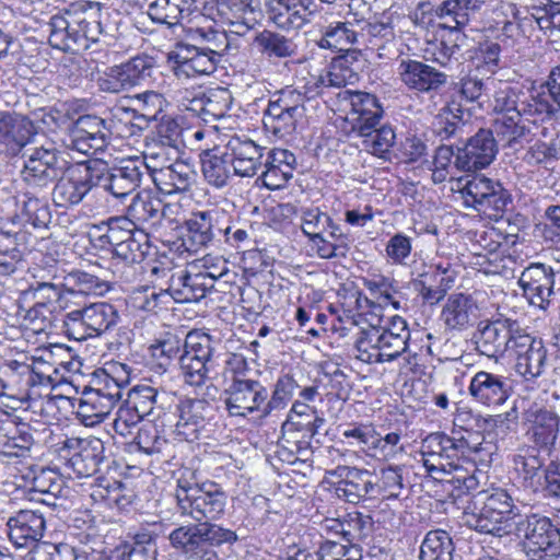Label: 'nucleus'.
<instances>
[{
    "label": "nucleus",
    "instance_id": "obj_1",
    "mask_svg": "<svg viewBox=\"0 0 560 560\" xmlns=\"http://www.w3.org/2000/svg\"><path fill=\"white\" fill-rule=\"evenodd\" d=\"M24 155L26 160L21 171L23 189L16 199L18 218L34 229H47L52 218L47 194L67 162L63 152L52 143L30 150Z\"/></svg>",
    "mask_w": 560,
    "mask_h": 560
},
{
    "label": "nucleus",
    "instance_id": "obj_2",
    "mask_svg": "<svg viewBox=\"0 0 560 560\" xmlns=\"http://www.w3.org/2000/svg\"><path fill=\"white\" fill-rule=\"evenodd\" d=\"M109 8L97 1L72 3L49 18L48 43L63 52L78 54L90 48L101 36L114 37L115 25L107 22Z\"/></svg>",
    "mask_w": 560,
    "mask_h": 560
},
{
    "label": "nucleus",
    "instance_id": "obj_3",
    "mask_svg": "<svg viewBox=\"0 0 560 560\" xmlns=\"http://www.w3.org/2000/svg\"><path fill=\"white\" fill-rule=\"evenodd\" d=\"M466 432L467 436L459 431H453L452 435L434 432L423 440L422 464L433 479L443 480L445 475L458 470L464 463L492 462L495 445L485 438L478 441V435Z\"/></svg>",
    "mask_w": 560,
    "mask_h": 560
},
{
    "label": "nucleus",
    "instance_id": "obj_4",
    "mask_svg": "<svg viewBox=\"0 0 560 560\" xmlns=\"http://www.w3.org/2000/svg\"><path fill=\"white\" fill-rule=\"evenodd\" d=\"M174 498L177 512L198 523L219 521L228 505V494L219 483L199 482L190 470L177 478Z\"/></svg>",
    "mask_w": 560,
    "mask_h": 560
},
{
    "label": "nucleus",
    "instance_id": "obj_5",
    "mask_svg": "<svg viewBox=\"0 0 560 560\" xmlns=\"http://www.w3.org/2000/svg\"><path fill=\"white\" fill-rule=\"evenodd\" d=\"M514 524L515 534L522 539L523 551L529 560L560 558V529L550 517L530 513Z\"/></svg>",
    "mask_w": 560,
    "mask_h": 560
},
{
    "label": "nucleus",
    "instance_id": "obj_6",
    "mask_svg": "<svg viewBox=\"0 0 560 560\" xmlns=\"http://www.w3.org/2000/svg\"><path fill=\"white\" fill-rule=\"evenodd\" d=\"M229 364L233 366V374L223 393L229 415L246 418L254 412L261 413V405L269 397L268 388L259 380L247 376L243 358H235Z\"/></svg>",
    "mask_w": 560,
    "mask_h": 560
},
{
    "label": "nucleus",
    "instance_id": "obj_7",
    "mask_svg": "<svg viewBox=\"0 0 560 560\" xmlns=\"http://www.w3.org/2000/svg\"><path fill=\"white\" fill-rule=\"evenodd\" d=\"M463 203L478 213L498 221L512 206L511 192L499 182L483 175L468 179L460 189Z\"/></svg>",
    "mask_w": 560,
    "mask_h": 560
},
{
    "label": "nucleus",
    "instance_id": "obj_8",
    "mask_svg": "<svg viewBox=\"0 0 560 560\" xmlns=\"http://www.w3.org/2000/svg\"><path fill=\"white\" fill-rule=\"evenodd\" d=\"M156 72L155 58L148 54H139L120 65L107 68L98 75L96 84L101 92L118 94L150 83L155 79Z\"/></svg>",
    "mask_w": 560,
    "mask_h": 560
},
{
    "label": "nucleus",
    "instance_id": "obj_9",
    "mask_svg": "<svg viewBox=\"0 0 560 560\" xmlns=\"http://www.w3.org/2000/svg\"><path fill=\"white\" fill-rule=\"evenodd\" d=\"M304 103L305 96L298 90L284 89L275 92L264 110V127L278 138L291 136L305 114Z\"/></svg>",
    "mask_w": 560,
    "mask_h": 560
},
{
    "label": "nucleus",
    "instance_id": "obj_10",
    "mask_svg": "<svg viewBox=\"0 0 560 560\" xmlns=\"http://www.w3.org/2000/svg\"><path fill=\"white\" fill-rule=\"evenodd\" d=\"M65 161V170L52 184L51 199L57 208L71 209L79 206L97 187V180L92 160L72 166L68 165L66 159Z\"/></svg>",
    "mask_w": 560,
    "mask_h": 560
},
{
    "label": "nucleus",
    "instance_id": "obj_11",
    "mask_svg": "<svg viewBox=\"0 0 560 560\" xmlns=\"http://www.w3.org/2000/svg\"><path fill=\"white\" fill-rule=\"evenodd\" d=\"M119 319L116 307L106 302L92 303L66 315L63 329L73 340L97 337L114 328Z\"/></svg>",
    "mask_w": 560,
    "mask_h": 560
},
{
    "label": "nucleus",
    "instance_id": "obj_12",
    "mask_svg": "<svg viewBox=\"0 0 560 560\" xmlns=\"http://www.w3.org/2000/svg\"><path fill=\"white\" fill-rule=\"evenodd\" d=\"M167 63L178 80H190L212 74L221 60V55L206 46L179 42L167 52Z\"/></svg>",
    "mask_w": 560,
    "mask_h": 560
},
{
    "label": "nucleus",
    "instance_id": "obj_13",
    "mask_svg": "<svg viewBox=\"0 0 560 560\" xmlns=\"http://www.w3.org/2000/svg\"><path fill=\"white\" fill-rule=\"evenodd\" d=\"M223 221L225 215L217 209L192 212L183 225V246L188 252L197 253L220 242L231 231V226L224 225Z\"/></svg>",
    "mask_w": 560,
    "mask_h": 560
},
{
    "label": "nucleus",
    "instance_id": "obj_14",
    "mask_svg": "<svg viewBox=\"0 0 560 560\" xmlns=\"http://www.w3.org/2000/svg\"><path fill=\"white\" fill-rule=\"evenodd\" d=\"M545 96L532 95L524 86L504 85L493 95V110L499 115L525 116L527 121L545 120L550 110Z\"/></svg>",
    "mask_w": 560,
    "mask_h": 560
},
{
    "label": "nucleus",
    "instance_id": "obj_15",
    "mask_svg": "<svg viewBox=\"0 0 560 560\" xmlns=\"http://www.w3.org/2000/svg\"><path fill=\"white\" fill-rule=\"evenodd\" d=\"M523 328L515 319L500 317L494 320H482L479 323L472 336L476 350L490 359L503 357L510 352L514 340L520 336Z\"/></svg>",
    "mask_w": 560,
    "mask_h": 560
},
{
    "label": "nucleus",
    "instance_id": "obj_16",
    "mask_svg": "<svg viewBox=\"0 0 560 560\" xmlns=\"http://www.w3.org/2000/svg\"><path fill=\"white\" fill-rule=\"evenodd\" d=\"M92 161L97 187H102L115 198L121 199L129 196L141 184L144 166L139 160L122 161L120 165L112 168L102 160Z\"/></svg>",
    "mask_w": 560,
    "mask_h": 560
},
{
    "label": "nucleus",
    "instance_id": "obj_17",
    "mask_svg": "<svg viewBox=\"0 0 560 560\" xmlns=\"http://www.w3.org/2000/svg\"><path fill=\"white\" fill-rule=\"evenodd\" d=\"M60 452L67 460L66 466L79 478L96 474L105 459L104 443L95 436L66 438L61 442Z\"/></svg>",
    "mask_w": 560,
    "mask_h": 560
},
{
    "label": "nucleus",
    "instance_id": "obj_18",
    "mask_svg": "<svg viewBox=\"0 0 560 560\" xmlns=\"http://www.w3.org/2000/svg\"><path fill=\"white\" fill-rule=\"evenodd\" d=\"M315 0H265L267 19L278 30L298 32L318 15Z\"/></svg>",
    "mask_w": 560,
    "mask_h": 560
},
{
    "label": "nucleus",
    "instance_id": "obj_19",
    "mask_svg": "<svg viewBox=\"0 0 560 560\" xmlns=\"http://www.w3.org/2000/svg\"><path fill=\"white\" fill-rule=\"evenodd\" d=\"M557 276H560V268L555 269L544 262H532L524 268L517 283L530 305L546 311L555 295Z\"/></svg>",
    "mask_w": 560,
    "mask_h": 560
},
{
    "label": "nucleus",
    "instance_id": "obj_20",
    "mask_svg": "<svg viewBox=\"0 0 560 560\" xmlns=\"http://www.w3.org/2000/svg\"><path fill=\"white\" fill-rule=\"evenodd\" d=\"M498 152L499 143L492 129L480 128L462 148H457L454 164L458 171L476 172L489 166Z\"/></svg>",
    "mask_w": 560,
    "mask_h": 560
},
{
    "label": "nucleus",
    "instance_id": "obj_21",
    "mask_svg": "<svg viewBox=\"0 0 560 560\" xmlns=\"http://www.w3.org/2000/svg\"><path fill=\"white\" fill-rule=\"evenodd\" d=\"M513 342L510 353L515 359V371L527 381L539 377L547 365V349L542 340L523 329Z\"/></svg>",
    "mask_w": 560,
    "mask_h": 560
},
{
    "label": "nucleus",
    "instance_id": "obj_22",
    "mask_svg": "<svg viewBox=\"0 0 560 560\" xmlns=\"http://www.w3.org/2000/svg\"><path fill=\"white\" fill-rule=\"evenodd\" d=\"M215 280L211 272L175 271L171 275L165 289L167 301L173 299L176 303H197L214 288Z\"/></svg>",
    "mask_w": 560,
    "mask_h": 560
},
{
    "label": "nucleus",
    "instance_id": "obj_23",
    "mask_svg": "<svg viewBox=\"0 0 560 560\" xmlns=\"http://www.w3.org/2000/svg\"><path fill=\"white\" fill-rule=\"evenodd\" d=\"M147 166L156 189L163 195L187 192L196 182L197 174L192 166L179 158L168 164Z\"/></svg>",
    "mask_w": 560,
    "mask_h": 560
},
{
    "label": "nucleus",
    "instance_id": "obj_24",
    "mask_svg": "<svg viewBox=\"0 0 560 560\" xmlns=\"http://www.w3.org/2000/svg\"><path fill=\"white\" fill-rule=\"evenodd\" d=\"M147 15L156 25L174 28L190 23L200 14L197 0H144Z\"/></svg>",
    "mask_w": 560,
    "mask_h": 560
},
{
    "label": "nucleus",
    "instance_id": "obj_25",
    "mask_svg": "<svg viewBox=\"0 0 560 560\" xmlns=\"http://www.w3.org/2000/svg\"><path fill=\"white\" fill-rule=\"evenodd\" d=\"M402 83L417 93H436L447 83L448 75L415 59H402L398 67Z\"/></svg>",
    "mask_w": 560,
    "mask_h": 560
},
{
    "label": "nucleus",
    "instance_id": "obj_26",
    "mask_svg": "<svg viewBox=\"0 0 560 560\" xmlns=\"http://www.w3.org/2000/svg\"><path fill=\"white\" fill-rule=\"evenodd\" d=\"M33 278L28 288L21 292L20 300L23 303H36L40 307L55 308V304L62 298L65 291L57 265L38 270Z\"/></svg>",
    "mask_w": 560,
    "mask_h": 560
},
{
    "label": "nucleus",
    "instance_id": "obj_27",
    "mask_svg": "<svg viewBox=\"0 0 560 560\" xmlns=\"http://www.w3.org/2000/svg\"><path fill=\"white\" fill-rule=\"evenodd\" d=\"M34 136V126L30 118L20 114L0 112V143L7 147L11 155L22 154L25 161L24 153L37 148H26Z\"/></svg>",
    "mask_w": 560,
    "mask_h": 560
},
{
    "label": "nucleus",
    "instance_id": "obj_28",
    "mask_svg": "<svg viewBox=\"0 0 560 560\" xmlns=\"http://www.w3.org/2000/svg\"><path fill=\"white\" fill-rule=\"evenodd\" d=\"M8 534L10 541L16 548L35 549L42 544L46 522L42 513L32 510H21L9 517Z\"/></svg>",
    "mask_w": 560,
    "mask_h": 560
},
{
    "label": "nucleus",
    "instance_id": "obj_29",
    "mask_svg": "<svg viewBox=\"0 0 560 560\" xmlns=\"http://www.w3.org/2000/svg\"><path fill=\"white\" fill-rule=\"evenodd\" d=\"M176 428L186 439H198L199 432L214 418V407L203 398H184L176 406Z\"/></svg>",
    "mask_w": 560,
    "mask_h": 560
},
{
    "label": "nucleus",
    "instance_id": "obj_30",
    "mask_svg": "<svg viewBox=\"0 0 560 560\" xmlns=\"http://www.w3.org/2000/svg\"><path fill=\"white\" fill-rule=\"evenodd\" d=\"M511 390L508 377L487 371L477 372L468 386L471 398L487 407L502 406L511 396Z\"/></svg>",
    "mask_w": 560,
    "mask_h": 560
},
{
    "label": "nucleus",
    "instance_id": "obj_31",
    "mask_svg": "<svg viewBox=\"0 0 560 560\" xmlns=\"http://www.w3.org/2000/svg\"><path fill=\"white\" fill-rule=\"evenodd\" d=\"M233 173L238 177H253L262 168L265 148L249 138L233 137L225 145Z\"/></svg>",
    "mask_w": 560,
    "mask_h": 560
},
{
    "label": "nucleus",
    "instance_id": "obj_32",
    "mask_svg": "<svg viewBox=\"0 0 560 560\" xmlns=\"http://www.w3.org/2000/svg\"><path fill=\"white\" fill-rule=\"evenodd\" d=\"M343 471L341 480L335 487V493L339 499L351 504L374 499L375 474L357 467H346Z\"/></svg>",
    "mask_w": 560,
    "mask_h": 560
},
{
    "label": "nucleus",
    "instance_id": "obj_33",
    "mask_svg": "<svg viewBox=\"0 0 560 560\" xmlns=\"http://www.w3.org/2000/svg\"><path fill=\"white\" fill-rule=\"evenodd\" d=\"M527 421L530 423L526 435L537 450L550 451L559 434L560 417L547 408L529 410Z\"/></svg>",
    "mask_w": 560,
    "mask_h": 560
},
{
    "label": "nucleus",
    "instance_id": "obj_34",
    "mask_svg": "<svg viewBox=\"0 0 560 560\" xmlns=\"http://www.w3.org/2000/svg\"><path fill=\"white\" fill-rule=\"evenodd\" d=\"M486 90V82L482 79L472 75L464 77L448 89L447 108L460 113L476 107L481 108Z\"/></svg>",
    "mask_w": 560,
    "mask_h": 560
},
{
    "label": "nucleus",
    "instance_id": "obj_35",
    "mask_svg": "<svg viewBox=\"0 0 560 560\" xmlns=\"http://www.w3.org/2000/svg\"><path fill=\"white\" fill-rule=\"evenodd\" d=\"M482 500V495H474L464 509L462 521L479 534L501 537L505 533L503 522Z\"/></svg>",
    "mask_w": 560,
    "mask_h": 560
},
{
    "label": "nucleus",
    "instance_id": "obj_36",
    "mask_svg": "<svg viewBox=\"0 0 560 560\" xmlns=\"http://www.w3.org/2000/svg\"><path fill=\"white\" fill-rule=\"evenodd\" d=\"M343 94V98L349 100L351 104L354 132L365 131L372 125H380L384 109L374 94L362 91H345Z\"/></svg>",
    "mask_w": 560,
    "mask_h": 560
},
{
    "label": "nucleus",
    "instance_id": "obj_37",
    "mask_svg": "<svg viewBox=\"0 0 560 560\" xmlns=\"http://www.w3.org/2000/svg\"><path fill=\"white\" fill-rule=\"evenodd\" d=\"M515 478L518 483L533 492L542 487L544 459L536 447L518 450L512 459Z\"/></svg>",
    "mask_w": 560,
    "mask_h": 560
},
{
    "label": "nucleus",
    "instance_id": "obj_38",
    "mask_svg": "<svg viewBox=\"0 0 560 560\" xmlns=\"http://www.w3.org/2000/svg\"><path fill=\"white\" fill-rule=\"evenodd\" d=\"M114 372L106 369L97 370L92 378V386H88L95 392L105 402L114 408L121 399L125 386L129 383V373L125 364L112 366Z\"/></svg>",
    "mask_w": 560,
    "mask_h": 560
},
{
    "label": "nucleus",
    "instance_id": "obj_39",
    "mask_svg": "<svg viewBox=\"0 0 560 560\" xmlns=\"http://www.w3.org/2000/svg\"><path fill=\"white\" fill-rule=\"evenodd\" d=\"M477 311V304L470 295L452 294L443 306L441 318L446 328L462 331L472 325Z\"/></svg>",
    "mask_w": 560,
    "mask_h": 560
},
{
    "label": "nucleus",
    "instance_id": "obj_40",
    "mask_svg": "<svg viewBox=\"0 0 560 560\" xmlns=\"http://www.w3.org/2000/svg\"><path fill=\"white\" fill-rule=\"evenodd\" d=\"M229 158L226 150L224 152L217 149L205 150L200 153L201 171L209 185L223 188L232 177L236 176Z\"/></svg>",
    "mask_w": 560,
    "mask_h": 560
},
{
    "label": "nucleus",
    "instance_id": "obj_41",
    "mask_svg": "<svg viewBox=\"0 0 560 560\" xmlns=\"http://www.w3.org/2000/svg\"><path fill=\"white\" fill-rule=\"evenodd\" d=\"M132 103L131 107H122V109L131 115L136 121L144 122L148 126L152 121H158L166 105L165 97L155 91H145L129 97Z\"/></svg>",
    "mask_w": 560,
    "mask_h": 560
},
{
    "label": "nucleus",
    "instance_id": "obj_42",
    "mask_svg": "<svg viewBox=\"0 0 560 560\" xmlns=\"http://www.w3.org/2000/svg\"><path fill=\"white\" fill-rule=\"evenodd\" d=\"M164 209L165 205L160 198L149 194H138L128 206L127 215L132 219L137 228L138 225L154 226L164 217Z\"/></svg>",
    "mask_w": 560,
    "mask_h": 560
},
{
    "label": "nucleus",
    "instance_id": "obj_43",
    "mask_svg": "<svg viewBox=\"0 0 560 560\" xmlns=\"http://www.w3.org/2000/svg\"><path fill=\"white\" fill-rule=\"evenodd\" d=\"M357 133L362 138L366 152L384 161L390 160V151L396 140V133L390 125H372L368 130H360Z\"/></svg>",
    "mask_w": 560,
    "mask_h": 560
},
{
    "label": "nucleus",
    "instance_id": "obj_44",
    "mask_svg": "<svg viewBox=\"0 0 560 560\" xmlns=\"http://www.w3.org/2000/svg\"><path fill=\"white\" fill-rule=\"evenodd\" d=\"M167 538L171 547L187 559H194L205 550L201 523L180 525Z\"/></svg>",
    "mask_w": 560,
    "mask_h": 560
},
{
    "label": "nucleus",
    "instance_id": "obj_45",
    "mask_svg": "<svg viewBox=\"0 0 560 560\" xmlns=\"http://www.w3.org/2000/svg\"><path fill=\"white\" fill-rule=\"evenodd\" d=\"M19 234L0 231V278H8L24 269Z\"/></svg>",
    "mask_w": 560,
    "mask_h": 560
},
{
    "label": "nucleus",
    "instance_id": "obj_46",
    "mask_svg": "<svg viewBox=\"0 0 560 560\" xmlns=\"http://www.w3.org/2000/svg\"><path fill=\"white\" fill-rule=\"evenodd\" d=\"M223 22L236 27V33L249 31L253 27L248 13H254L250 0H214L213 7Z\"/></svg>",
    "mask_w": 560,
    "mask_h": 560
},
{
    "label": "nucleus",
    "instance_id": "obj_47",
    "mask_svg": "<svg viewBox=\"0 0 560 560\" xmlns=\"http://www.w3.org/2000/svg\"><path fill=\"white\" fill-rule=\"evenodd\" d=\"M366 329L368 342L382 353L386 362L399 358L408 347V340L401 334L386 332L382 327L370 325Z\"/></svg>",
    "mask_w": 560,
    "mask_h": 560
},
{
    "label": "nucleus",
    "instance_id": "obj_48",
    "mask_svg": "<svg viewBox=\"0 0 560 560\" xmlns=\"http://www.w3.org/2000/svg\"><path fill=\"white\" fill-rule=\"evenodd\" d=\"M170 446L168 441L160 435L158 428L151 423L143 424L129 444V452H140L160 459Z\"/></svg>",
    "mask_w": 560,
    "mask_h": 560
},
{
    "label": "nucleus",
    "instance_id": "obj_49",
    "mask_svg": "<svg viewBox=\"0 0 560 560\" xmlns=\"http://www.w3.org/2000/svg\"><path fill=\"white\" fill-rule=\"evenodd\" d=\"M63 292L69 294H83V295H102L107 285L104 281L100 280L96 276L74 270L65 275L63 270H59Z\"/></svg>",
    "mask_w": 560,
    "mask_h": 560
},
{
    "label": "nucleus",
    "instance_id": "obj_50",
    "mask_svg": "<svg viewBox=\"0 0 560 560\" xmlns=\"http://www.w3.org/2000/svg\"><path fill=\"white\" fill-rule=\"evenodd\" d=\"M259 51L268 58H289L295 55L296 45L291 38L284 35L264 30L254 39Z\"/></svg>",
    "mask_w": 560,
    "mask_h": 560
},
{
    "label": "nucleus",
    "instance_id": "obj_51",
    "mask_svg": "<svg viewBox=\"0 0 560 560\" xmlns=\"http://www.w3.org/2000/svg\"><path fill=\"white\" fill-rule=\"evenodd\" d=\"M525 121H527L525 116L500 115L497 117L492 124V131L498 137V143L503 142V147L514 149L529 132Z\"/></svg>",
    "mask_w": 560,
    "mask_h": 560
},
{
    "label": "nucleus",
    "instance_id": "obj_52",
    "mask_svg": "<svg viewBox=\"0 0 560 560\" xmlns=\"http://www.w3.org/2000/svg\"><path fill=\"white\" fill-rule=\"evenodd\" d=\"M152 138L172 153H182L185 148L184 128L172 116H161L152 131Z\"/></svg>",
    "mask_w": 560,
    "mask_h": 560
},
{
    "label": "nucleus",
    "instance_id": "obj_53",
    "mask_svg": "<svg viewBox=\"0 0 560 560\" xmlns=\"http://www.w3.org/2000/svg\"><path fill=\"white\" fill-rule=\"evenodd\" d=\"M454 544L442 529L429 532L420 547L419 560H453Z\"/></svg>",
    "mask_w": 560,
    "mask_h": 560
},
{
    "label": "nucleus",
    "instance_id": "obj_54",
    "mask_svg": "<svg viewBox=\"0 0 560 560\" xmlns=\"http://www.w3.org/2000/svg\"><path fill=\"white\" fill-rule=\"evenodd\" d=\"M98 230H104L105 233L100 236L102 243H107L116 249L119 245L129 240L136 232L140 231L128 215H117L102 221L97 226Z\"/></svg>",
    "mask_w": 560,
    "mask_h": 560
},
{
    "label": "nucleus",
    "instance_id": "obj_55",
    "mask_svg": "<svg viewBox=\"0 0 560 560\" xmlns=\"http://www.w3.org/2000/svg\"><path fill=\"white\" fill-rule=\"evenodd\" d=\"M477 495L483 497L482 501L487 503L493 513L498 514V517L503 523L506 518L517 517V520H520V517H524V515H521V511L516 505V502H520V498L513 495V493L506 489L495 488L491 492H478Z\"/></svg>",
    "mask_w": 560,
    "mask_h": 560
},
{
    "label": "nucleus",
    "instance_id": "obj_56",
    "mask_svg": "<svg viewBox=\"0 0 560 560\" xmlns=\"http://www.w3.org/2000/svg\"><path fill=\"white\" fill-rule=\"evenodd\" d=\"M112 409V406L85 386L78 399L75 413L85 425H93L101 422Z\"/></svg>",
    "mask_w": 560,
    "mask_h": 560
},
{
    "label": "nucleus",
    "instance_id": "obj_57",
    "mask_svg": "<svg viewBox=\"0 0 560 560\" xmlns=\"http://www.w3.org/2000/svg\"><path fill=\"white\" fill-rule=\"evenodd\" d=\"M151 249L149 235L141 229L116 249H113V254L127 265H135L141 264L150 255Z\"/></svg>",
    "mask_w": 560,
    "mask_h": 560
},
{
    "label": "nucleus",
    "instance_id": "obj_58",
    "mask_svg": "<svg viewBox=\"0 0 560 560\" xmlns=\"http://www.w3.org/2000/svg\"><path fill=\"white\" fill-rule=\"evenodd\" d=\"M149 351L152 368L156 369L159 373H164L175 359L179 361L182 342L176 336L168 335L166 338L151 345Z\"/></svg>",
    "mask_w": 560,
    "mask_h": 560
},
{
    "label": "nucleus",
    "instance_id": "obj_59",
    "mask_svg": "<svg viewBox=\"0 0 560 560\" xmlns=\"http://www.w3.org/2000/svg\"><path fill=\"white\" fill-rule=\"evenodd\" d=\"M463 114L464 113L455 112L453 108L448 109L446 103L434 117L432 122L433 133L441 141L451 140L453 138H460L465 128Z\"/></svg>",
    "mask_w": 560,
    "mask_h": 560
},
{
    "label": "nucleus",
    "instance_id": "obj_60",
    "mask_svg": "<svg viewBox=\"0 0 560 560\" xmlns=\"http://www.w3.org/2000/svg\"><path fill=\"white\" fill-rule=\"evenodd\" d=\"M439 26L445 31L441 36L438 46L439 56L435 57L441 66L446 67L452 58L457 59L460 54L462 47L466 40V35L456 30V26H451L448 23H440Z\"/></svg>",
    "mask_w": 560,
    "mask_h": 560
},
{
    "label": "nucleus",
    "instance_id": "obj_61",
    "mask_svg": "<svg viewBox=\"0 0 560 560\" xmlns=\"http://www.w3.org/2000/svg\"><path fill=\"white\" fill-rule=\"evenodd\" d=\"M164 396L165 393L161 395L152 386L137 385L129 390L127 405L138 413V417H148Z\"/></svg>",
    "mask_w": 560,
    "mask_h": 560
},
{
    "label": "nucleus",
    "instance_id": "obj_62",
    "mask_svg": "<svg viewBox=\"0 0 560 560\" xmlns=\"http://www.w3.org/2000/svg\"><path fill=\"white\" fill-rule=\"evenodd\" d=\"M373 483L374 499H397L404 489L401 469L393 466L381 469L380 475H375Z\"/></svg>",
    "mask_w": 560,
    "mask_h": 560
},
{
    "label": "nucleus",
    "instance_id": "obj_63",
    "mask_svg": "<svg viewBox=\"0 0 560 560\" xmlns=\"http://www.w3.org/2000/svg\"><path fill=\"white\" fill-rule=\"evenodd\" d=\"M358 60V51H347L334 57L327 67L336 89L353 84L358 81V72L353 69V62Z\"/></svg>",
    "mask_w": 560,
    "mask_h": 560
},
{
    "label": "nucleus",
    "instance_id": "obj_64",
    "mask_svg": "<svg viewBox=\"0 0 560 560\" xmlns=\"http://www.w3.org/2000/svg\"><path fill=\"white\" fill-rule=\"evenodd\" d=\"M342 539L349 544L366 539L374 529V521L371 515L361 512H351L343 517Z\"/></svg>",
    "mask_w": 560,
    "mask_h": 560
}]
</instances>
